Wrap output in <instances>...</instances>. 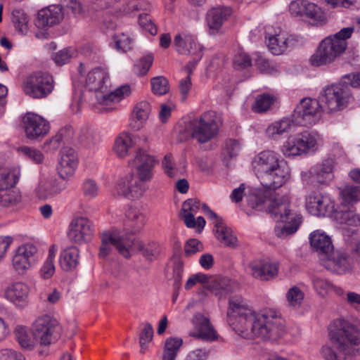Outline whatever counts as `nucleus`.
I'll return each instance as SVG.
<instances>
[{"mask_svg":"<svg viewBox=\"0 0 360 360\" xmlns=\"http://www.w3.org/2000/svg\"><path fill=\"white\" fill-rule=\"evenodd\" d=\"M227 322L244 338L276 340L285 332V321L278 311L265 309L257 313L245 300L237 295L229 299Z\"/></svg>","mask_w":360,"mask_h":360,"instance_id":"f257e3e1","label":"nucleus"},{"mask_svg":"<svg viewBox=\"0 0 360 360\" xmlns=\"http://www.w3.org/2000/svg\"><path fill=\"white\" fill-rule=\"evenodd\" d=\"M332 333V347L325 346L321 353L326 360H347V356L360 349V339L355 328L347 321L339 319Z\"/></svg>","mask_w":360,"mask_h":360,"instance_id":"f03ea898","label":"nucleus"},{"mask_svg":"<svg viewBox=\"0 0 360 360\" xmlns=\"http://www.w3.org/2000/svg\"><path fill=\"white\" fill-rule=\"evenodd\" d=\"M252 167L262 185L267 190L280 188L290 176L288 169L281 165L278 155L271 150H265L256 155Z\"/></svg>","mask_w":360,"mask_h":360,"instance_id":"7ed1b4c3","label":"nucleus"},{"mask_svg":"<svg viewBox=\"0 0 360 360\" xmlns=\"http://www.w3.org/2000/svg\"><path fill=\"white\" fill-rule=\"evenodd\" d=\"M354 29L345 27L333 35L321 41L315 53L311 56V65L319 67L328 65L340 57L346 50L347 40L351 37Z\"/></svg>","mask_w":360,"mask_h":360,"instance_id":"20e7f679","label":"nucleus"},{"mask_svg":"<svg viewBox=\"0 0 360 360\" xmlns=\"http://www.w3.org/2000/svg\"><path fill=\"white\" fill-rule=\"evenodd\" d=\"M323 108L327 112H335L346 108L354 101L350 88L339 83L325 87L321 93Z\"/></svg>","mask_w":360,"mask_h":360,"instance_id":"39448f33","label":"nucleus"},{"mask_svg":"<svg viewBox=\"0 0 360 360\" xmlns=\"http://www.w3.org/2000/svg\"><path fill=\"white\" fill-rule=\"evenodd\" d=\"M188 134L200 143H205L214 139L219 131L216 113L207 112L191 120L186 128Z\"/></svg>","mask_w":360,"mask_h":360,"instance_id":"423d86ee","label":"nucleus"},{"mask_svg":"<svg viewBox=\"0 0 360 360\" xmlns=\"http://www.w3.org/2000/svg\"><path fill=\"white\" fill-rule=\"evenodd\" d=\"M33 336L41 345L49 346L57 341L62 333L57 319L49 315L38 317L32 324Z\"/></svg>","mask_w":360,"mask_h":360,"instance_id":"0eeeda50","label":"nucleus"},{"mask_svg":"<svg viewBox=\"0 0 360 360\" xmlns=\"http://www.w3.org/2000/svg\"><path fill=\"white\" fill-rule=\"evenodd\" d=\"M54 88L53 77L46 72L36 71L26 77L22 83L24 93L34 98H43Z\"/></svg>","mask_w":360,"mask_h":360,"instance_id":"6e6552de","label":"nucleus"},{"mask_svg":"<svg viewBox=\"0 0 360 360\" xmlns=\"http://www.w3.org/2000/svg\"><path fill=\"white\" fill-rule=\"evenodd\" d=\"M293 122L297 124L311 127L321 119V106L319 101L310 98H302L292 113Z\"/></svg>","mask_w":360,"mask_h":360,"instance_id":"1a4fd4ad","label":"nucleus"},{"mask_svg":"<svg viewBox=\"0 0 360 360\" xmlns=\"http://www.w3.org/2000/svg\"><path fill=\"white\" fill-rule=\"evenodd\" d=\"M128 232L124 233L114 232H105L101 234V245L99 251L101 257H105L111 252L112 248L126 258L130 257V247Z\"/></svg>","mask_w":360,"mask_h":360,"instance_id":"9d476101","label":"nucleus"},{"mask_svg":"<svg viewBox=\"0 0 360 360\" xmlns=\"http://www.w3.org/2000/svg\"><path fill=\"white\" fill-rule=\"evenodd\" d=\"M335 162L332 158L324 160L312 167L308 172H302V181L306 184L328 185L334 179Z\"/></svg>","mask_w":360,"mask_h":360,"instance_id":"9b49d317","label":"nucleus"},{"mask_svg":"<svg viewBox=\"0 0 360 360\" xmlns=\"http://www.w3.org/2000/svg\"><path fill=\"white\" fill-rule=\"evenodd\" d=\"M37 248L31 243L18 248L12 258V266L19 275H25L37 262Z\"/></svg>","mask_w":360,"mask_h":360,"instance_id":"f8f14e48","label":"nucleus"},{"mask_svg":"<svg viewBox=\"0 0 360 360\" xmlns=\"http://www.w3.org/2000/svg\"><path fill=\"white\" fill-rule=\"evenodd\" d=\"M94 235L92 222L86 217L74 218L68 231V239L73 243L82 245L91 240Z\"/></svg>","mask_w":360,"mask_h":360,"instance_id":"ddd939ff","label":"nucleus"},{"mask_svg":"<svg viewBox=\"0 0 360 360\" xmlns=\"http://www.w3.org/2000/svg\"><path fill=\"white\" fill-rule=\"evenodd\" d=\"M117 191L129 199H138L142 197L148 187L146 183L129 172L120 178L117 185Z\"/></svg>","mask_w":360,"mask_h":360,"instance_id":"4468645a","label":"nucleus"},{"mask_svg":"<svg viewBox=\"0 0 360 360\" xmlns=\"http://www.w3.org/2000/svg\"><path fill=\"white\" fill-rule=\"evenodd\" d=\"M25 136L31 140L44 137L50 130L49 122L41 116L27 112L22 119Z\"/></svg>","mask_w":360,"mask_h":360,"instance_id":"2eb2a0df","label":"nucleus"},{"mask_svg":"<svg viewBox=\"0 0 360 360\" xmlns=\"http://www.w3.org/2000/svg\"><path fill=\"white\" fill-rule=\"evenodd\" d=\"M202 208L208 217L214 220L215 236L219 242L225 247L236 248L238 245V240L232 230L227 227L222 219L211 210L207 205L203 204Z\"/></svg>","mask_w":360,"mask_h":360,"instance_id":"dca6fc26","label":"nucleus"},{"mask_svg":"<svg viewBox=\"0 0 360 360\" xmlns=\"http://www.w3.org/2000/svg\"><path fill=\"white\" fill-rule=\"evenodd\" d=\"M174 46L181 54L198 56V60L202 58V47L198 42L197 39L191 34L186 33L176 34L174 39Z\"/></svg>","mask_w":360,"mask_h":360,"instance_id":"f3484780","label":"nucleus"},{"mask_svg":"<svg viewBox=\"0 0 360 360\" xmlns=\"http://www.w3.org/2000/svg\"><path fill=\"white\" fill-rule=\"evenodd\" d=\"M64 18L63 9L60 5H51L38 11L35 25L38 28L53 27Z\"/></svg>","mask_w":360,"mask_h":360,"instance_id":"a211bd4d","label":"nucleus"},{"mask_svg":"<svg viewBox=\"0 0 360 360\" xmlns=\"http://www.w3.org/2000/svg\"><path fill=\"white\" fill-rule=\"evenodd\" d=\"M290 202L288 195H283L274 198L270 201L268 206L271 217L276 221H286L292 216L300 214L292 212L290 210Z\"/></svg>","mask_w":360,"mask_h":360,"instance_id":"6ab92c4d","label":"nucleus"},{"mask_svg":"<svg viewBox=\"0 0 360 360\" xmlns=\"http://www.w3.org/2000/svg\"><path fill=\"white\" fill-rule=\"evenodd\" d=\"M77 164L78 158L75 150L71 148H64L57 167L59 176L64 180L69 179L73 176Z\"/></svg>","mask_w":360,"mask_h":360,"instance_id":"aec40b11","label":"nucleus"},{"mask_svg":"<svg viewBox=\"0 0 360 360\" xmlns=\"http://www.w3.org/2000/svg\"><path fill=\"white\" fill-rule=\"evenodd\" d=\"M305 206L311 214L316 217L324 216L330 209L333 208L330 198L316 191L312 192L306 197Z\"/></svg>","mask_w":360,"mask_h":360,"instance_id":"412c9836","label":"nucleus"},{"mask_svg":"<svg viewBox=\"0 0 360 360\" xmlns=\"http://www.w3.org/2000/svg\"><path fill=\"white\" fill-rule=\"evenodd\" d=\"M30 288L23 282H15L8 285L4 292L7 300L15 304L17 307H25L28 302Z\"/></svg>","mask_w":360,"mask_h":360,"instance_id":"4be33fe9","label":"nucleus"},{"mask_svg":"<svg viewBox=\"0 0 360 360\" xmlns=\"http://www.w3.org/2000/svg\"><path fill=\"white\" fill-rule=\"evenodd\" d=\"M298 42L295 37L280 32L278 34L269 37L267 46L273 54L281 55L287 49L297 46Z\"/></svg>","mask_w":360,"mask_h":360,"instance_id":"5701e85b","label":"nucleus"},{"mask_svg":"<svg viewBox=\"0 0 360 360\" xmlns=\"http://www.w3.org/2000/svg\"><path fill=\"white\" fill-rule=\"evenodd\" d=\"M86 85L90 91H95L97 98L98 93H104L110 85L108 72L101 68L91 70L86 76Z\"/></svg>","mask_w":360,"mask_h":360,"instance_id":"b1692460","label":"nucleus"},{"mask_svg":"<svg viewBox=\"0 0 360 360\" xmlns=\"http://www.w3.org/2000/svg\"><path fill=\"white\" fill-rule=\"evenodd\" d=\"M66 184L51 177H43L35 188V193L42 198H48L58 195L65 190Z\"/></svg>","mask_w":360,"mask_h":360,"instance_id":"393cba45","label":"nucleus"},{"mask_svg":"<svg viewBox=\"0 0 360 360\" xmlns=\"http://www.w3.org/2000/svg\"><path fill=\"white\" fill-rule=\"evenodd\" d=\"M290 9L296 15L304 14L316 22L323 23L326 16L321 8L313 3L306 1H294L290 4Z\"/></svg>","mask_w":360,"mask_h":360,"instance_id":"a878e982","label":"nucleus"},{"mask_svg":"<svg viewBox=\"0 0 360 360\" xmlns=\"http://www.w3.org/2000/svg\"><path fill=\"white\" fill-rule=\"evenodd\" d=\"M193 324L196 330L195 337L207 341H214L217 339V333L210 324L209 319L200 313L194 315L192 319Z\"/></svg>","mask_w":360,"mask_h":360,"instance_id":"bb28decb","label":"nucleus"},{"mask_svg":"<svg viewBox=\"0 0 360 360\" xmlns=\"http://www.w3.org/2000/svg\"><path fill=\"white\" fill-rule=\"evenodd\" d=\"M249 268L252 276L262 281H268L274 278L278 271L277 264L264 261H253L250 263Z\"/></svg>","mask_w":360,"mask_h":360,"instance_id":"cd10ccee","label":"nucleus"},{"mask_svg":"<svg viewBox=\"0 0 360 360\" xmlns=\"http://www.w3.org/2000/svg\"><path fill=\"white\" fill-rule=\"evenodd\" d=\"M146 221L143 210L137 207H130L126 213L125 229L131 234L139 233L144 227Z\"/></svg>","mask_w":360,"mask_h":360,"instance_id":"c85d7f7f","label":"nucleus"},{"mask_svg":"<svg viewBox=\"0 0 360 360\" xmlns=\"http://www.w3.org/2000/svg\"><path fill=\"white\" fill-rule=\"evenodd\" d=\"M131 94V86L128 84L120 86L113 91L107 90L103 93L99 92L97 96V101L101 105L116 103L128 97Z\"/></svg>","mask_w":360,"mask_h":360,"instance_id":"c756f323","label":"nucleus"},{"mask_svg":"<svg viewBox=\"0 0 360 360\" xmlns=\"http://www.w3.org/2000/svg\"><path fill=\"white\" fill-rule=\"evenodd\" d=\"M231 13V10L226 7H217L210 9L207 12L206 17L210 32L212 34L217 32Z\"/></svg>","mask_w":360,"mask_h":360,"instance_id":"7c9ffc66","label":"nucleus"},{"mask_svg":"<svg viewBox=\"0 0 360 360\" xmlns=\"http://www.w3.org/2000/svg\"><path fill=\"white\" fill-rule=\"evenodd\" d=\"M151 112V105L146 101L137 103L133 109L130 127L135 131L140 130L147 121Z\"/></svg>","mask_w":360,"mask_h":360,"instance_id":"2f4dec72","label":"nucleus"},{"mask_svg":"<svg viewBox=\"0 0 360 360\" xmlns=\"http://www.w3.org/2000/svg\"><path fill=\"white\" fill-rule=\"evenodd\" d=\"M59 262L64 271L74 270L79 263V249L75 245L63 249L60 254Z\"/></svg>","mask_w":360,"mask_h":360,"instance_id":"473e14b6","label":"nucleus"},{"mask_svg":"<svg viewBox=\"0 0 360 360\" xmlns=\"http://www.w3.org/2000/svg\"><path fill=\"white\" fill-rule=\"evenodd\" d=\"M302 222V217L292 216L285 221H277L275 227V234L278 238L285 239L294 234L298 229Z\"/></svg>","mask_w":360,"mask_h":360,"instance_id":"72a5a7b5","label":"nucleus"},{"mask_svg":"<svg viewBox=\"0 0 360 360\" xmlns=\"http://www.w3.org/2000/svg\"><path fill=\"white\" fill-rule=\"evenodd\" d=\"M311 245L319 253L328 255L333 250V245L330 237L319 231L310 234Z\"/></svg>","mask_w":360,"mask_h":360,"instance_id":"f704fd0d","label":"nucleus"},{"mask_svg":"<svg viewBox=\"0 0 360 360\" xmlns=\"http://www.w3.org/2000/svg\"><path fill=\"white\" fill-rule=\"evenodd\" d=\"M129 242L131 245L130 247V253L139 250L141 252L143 257L148 260L153 261L155 259L160 252V248L158 245L154 243L145 245L139 240L131 238V235H129Z\"/></svg>","mask_w":360,"mask_h":360,"instance_id":"c9c22d12","label":"nucleus"},{"mask_svg":"<svg viewBox=\"0 0 360 360\" xmlns=\"http://www.w3.org/2000/svg\"><path fill=\"white\" fill-rule=\"evenodd\" d=\"M334 218L338 223L349 226H357L360 223L359 215L351 206L341 205V207L334 212Z\"/></svg>","mask_w":360,"mask_h":360,"instance_id":"e433bc0d","label":"nucleus"},{"mask_svg":"<svg viewBox=\"0 0 360 360\" xmlns=\"http://www.w3.org/2000/svg\"><path fill=\"white\" fill-rule=\"evenodd\" d=\"M339 195L341 205L353 207L360 201V186L347 184L340 187Z\"/></svg>","mask_w":360,"mask_h":360,"instance_id":"4c0bfd02","label":"nucleus"},{"mask_svg":"<svg viewBox=\"0 0 360 360\" xmlns=\"http://www.w3.org/2000/svg\"><path fill=\"white\" fill-rule=\"evenodd\" d=\"M134 145L135 141L131 134L122 133L115 139L114 150L118 157L123 158L129 155V150Z\"/></svg>","mask_w":360,"mask_h":360,"instance_id":"58836bf2","label":"nucleus"},{"mask_svg":"<svg viewBox=\"0 0 360 360\" xmlns=\"http://www.w3.org/2000/svg\"><path fill=\"white\" fill-rule=\"evenodd\" d=\"M15 338L21 347L25 350L31 351L35 347L37 340L33 336L32 331L22 326H18L14 330Z\"/></svg>","mask_w":360,"mask_h":360,"instance_id":"ea45409f","label":"nucleus"},{"mask_svg":"<svg viewBox=\"0 0 360 360\" xmlns=\"http://www.w3.org/2000/svg\"><path fill=\"white\" fill-rule=\"evenodd\" d=\"M20 170L18 167L0 168V189L13 188L18 181Z\"/></svg>","mask_w":360,"mask_h":360,"instance_id":"a19ab883","label":"nucleus"},{"mask_svg":"<svg viewBox=\"0 0 360 360\" xmlns=\"http://www.w3.org/2000/svg\"><path fill=\"white\" fill-rule=\"evenodd\" d=\"M209 283L208 289L217 296H226L233 291V284L227 278H214Z\"/></svg>","mask_w":360,"mask_h":360,"instance_id":"79ce46f5","label":"nucleus"},{"mask_svg":"<svg viewBox=\"0 0 360 360\" xmlns=\"http://www.w3.org/2000/svg\"><path fill=\"white\" fill-rule=\"evenodd\" d=\"M293 120L283 119L277 122H274L270 124L266 129L267 136L272 139H278L282 135L290 131Z\"/></svg>","mask_w":360,"mask_h":360,"instance_id":"37998d69","label":"nucleus"},{"mask_svg":"<svg viewBox=\"0 0 360 360\" xmlns=\"http://www.w3.org/2000/svg\"><path fill=\"white\" fill-rule=\"evenodd\" d=\"M182 344L183 340L180 338L170 337L167 338L162 360H175Z\"/></svg>","mask_w":360,"mask_h":360,"instance_id":"c03bdc74","label":"nucleus"},{"mask_svg":"<svg viewBox=\"0 0 360 360\" xmlns=\"http://www.w3.org/2000/svg\"><path fill=\"white\" fill-rule=\"evenodd\" d=\"M58 248L56 245H52L49 250L48 257L40 269V276L44 279H48L55 273L54 259Z\"/></svg>","mask_w":360,"mask_h":360,"instance_id":"a18cd8bd","label":"nucleus"},{"mask_svg":"<svg viewBox=\"0 0 360 360\" xmlns=\"http://www.w3.org/2000/svg\"><path fill=\"white\" fill-rule=\"evenodd\" d=\"M29 17L22 9H14L12 12V22L16 30L21 34H26L29 30Z\"/></svg>","mask_w":360,"mask_h":360,"instance_id":"49530a36","label":"nucleus"},{"mask_svg":"<svg viewBox=\"0 0 360 360\" xmlns=\"http://www.w3.org/2000/svg\"><path fill=\"white\" fill-rule=\"evenodd\" d=\"M281 152L285 157L300 155L304 153L299 143L297 135L290 136L281 146Z\"/></svg>","mask_w":360,"mask_h":360,"instance_id":"de8ad7c7","label":"nucleus"},{"mask_svg":"<svg viewBox=\"0 0 360 360\" xmlns=\"http://www.w3.org/2000/svg\"><path fill=\"white\" fill-rule=\"evenodd\" d=\"M296 135L304 153L316 148L319 138L316 134L305 131Z\"/></svg>","mask_w":360,"mask_h":360,"instance_id":"09e8293b","label":"nucleus"},{"mask_svg":"<svg viewBox=\"0 0 360 360\" xmlns=\"http://www.w3.org/2000/svg\"><path fill=\"white\" fill-rule=\"evenodd\" d=\"M129 164L136 169L142 167H154L155 160L153 156L148 154L142 149H139L137 150L134 159L129 162Z\"/></svg>","mask_w":360,"mask_h":360,"instance_id":"8fccbe9b","label":"nucleus"},{"mask_svg":"<svg viewBox=\"0 0 360 360\" xmlns=\"http://www.w3.org/2000/svg\"><path fill=\"white\" fill-rule=\"evenodd\" d=\"M268 195L269 191H267L265 193L258 189L251 191L246 195L248 205L252 209L262 210Z\"/></svg>","mask_w":360,"mask_h":360,"instance_id":"3c124183","label":"nucleus"},{"mask_svg":"<svg viewBox=\"0 0 360 360\" xmlns=\"http://www.w3.org/2000/svg\"><path fill=\"white\" fill-rule=\"evenodd\" d=\"M285 298L290 308L298 309L303 302L304 293L298 286L293 285L286 292Z\"/></svg>","mask_w":360,"mask_h":360,"instance_id":"603ef678","label":"nucleus"},{"mask_svg":"<svg viewBox=\"0 0 360 360\" xmlns=\"http://www.w3.org/2000/svg\"><path fill=\"white\" fill-rule=\"evenodd\" d=\"M20 193L11 188L0 189V205L4 207H12L21 201Z\"/></svg>","mask_w":360,"mask_h":360,"instance_id":"864d4df0","label":"nucleus"},{"mask_svg":"<svg viewBox=\"0 0 360 360\" xmlns=\"http://www.w3.org/2000/svg\"><path fill=\"white\" fill-rule=\"evenodd\" d=\"M68 131H70V128L61 129L55 136L46 140L42 146L44 151L46 153H54L60 147L65 134Z\"/></svg>","mask_w":360,"mask_h":360,"instance_id":"5fc2aeb1","label":"nucleus"},{"mask_svg":"<svg viewBox=\"0 0 360 360\" xmlns=\"http://www.w3.org/2000/svg\"><path fill=\"white\" fill-rule=\"evenodd\" d=\"M115 48L120 52H127L133 48L134 39L128 34L120 33L113 37Z\"/></svg>","mask_w":360,"mask_h":360,"instance_id":"6e6d98bb","label":"nucleus"},{"mask_svg":"<svg viewBox=\"0 0 360 360\" xmlns=\"http://www.w3.org/2000/svg\"><path fill=\"white\" fill-rule=\"evenodd\" d=\"M154 57L152 53H148L138 60L134 65V72L140 76L146 75L150 70Z\"/></svg>","mask_w":360,"mask_h":360,"instance_id":"4d7b16f0","label":"nucleus"},{"mask_svg":"<svg viewBox=\"0 0 360 360\" xmlns=\"http://www.w3.org/2000/svg\"><path fill=\"white\" fill-rule=\"evenodd\" d=\"M162 166L165 173L171 178L177 177L183 173L181 169L176 167L172 154H167L164 157Z\"/></svg>","mask_w":360,"mask_h":360,"instance_id":"13d9d810","label":"nucleus"},{"mask_svg":"<svg viewBox=\"0 0 360 360\" xmlns=\"http://www.w3.org/2000/svg\"><path fill=\"white\" fill-rule=\"evenodd\" d=\"M152 91L155 95L166 94L169 90V82L163 76H158L151 79Z\"/></svg>","mask_w":360,"mask_h":360,"instance_id":"bf43d9fd","label":"nucleus"},{"mask_svg":"<svg viewBox=\"0 0 360 360\" xmlns=\"http://www.w3.org/2000/svg\"><path fill=\"white\" fill-rule=\"evenodd\" d=\"M79 140L85 146L90 147L99 141V136L91 127H85L81 130Z\"/></svg>","mask_w":360,"mask_h":360,"instance_id":"052dcab7","label":"nucleus"},{"mask_svg":"<svg viewBox=\"0 0 360 360\" xmlns=\"http://www.w3.org/2000/svg\"><path fill=\"white\" fill-rule=\"evenodd\" d=\"M82 191L86 198L94 199L98 195L100 188L95 180L86 179L82 183Z\"/></svg>","mask_w":360,"mask_h":360,"instance_id":"680f3d73","label":"nucleus"},{"mask_svg":"<svg viewBox=\"0 0 360 360\" xmlns=\"http://www.w3.org/2000/svg\"><path fill=\"white\" fill-rule=\"evenodd\" d=\"M139 9H141V2L139 0H127L115 12V15L117 17L130 15Z\"/></svg>","mask_w":360,"mask_h":360,"instance_id":"e2e57ef3","label":"nucleus"},{"mask_svg":"<svg viewBox=\"0 0 360 360\" xmlns=\"http://www.w3.org/2000/svg\"><path fill=\"white\" fill-rule=\"evenodd\" d=\"M153 336V329L150 323H146L140 333L139 344L140 352L145 353L148 349V344L152 340Z\"/></svg>","mask_w":360,"mask_h":360,"instance_id":"0e129e2a","label":"nucleus"},{"mask_svg":"<svg viewBox=\"0 0 360 360\" xmlns=\"http://www.w3.org/2000/svg\"><path fill=\"white\" fill-rule=\"evenodd\" d=\"M274 102V97L269 94H262L257 96L253 106L254 110L262 112L267 110Z\"/></svg>","mask_w":360,"mask_h":360,"instance_id":"69168bd1","label":"nucleus"},{"mask_svg":"<svg viewBox=\"0 0 360 360\" xmlns=\"http://www.w3.org/2000/svg\"><path fill=\"white\" fill-rule=\"evenodd\" d=\"M18 150L36 164H40L44 160V157L42 153L35 148L23 146L19 148Z\"/></svg>","mask_w":360,"mask_h":360,"instance_id":"338daca9","label":"nucleus"},{"mask_svg":"<svg viewBox=\"0 0 360 360\" xmlns=\"http://www.w3.org/2000/svg\"><path fill=\"white\" fill-rule=\"evenodd\" d=\"M312 283L316 291L321 296L326 295L333 287L329 281L318 276L312 277Z\"/></svg>","mask_w":360,"mask_h":360,"instance_id":"774afa93","label":"nucleus"}]
</instances>
